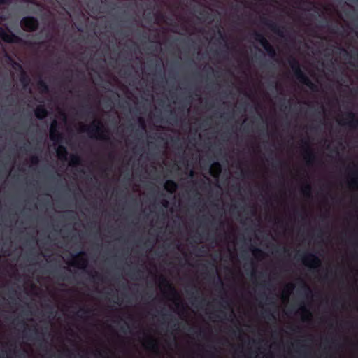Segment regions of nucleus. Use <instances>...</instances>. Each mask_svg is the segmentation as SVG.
I'll list each match as a JSON object with an SVG mask.
<instances>
[{
    "mask_svg": "<svg viewBox=\"0 0 358 358\" xmlns=\"http://www.w3.org/2000/svg\"><path fill=\"white\" fill-rule=\"evenodd\" d=\"M81 132H86L91 138L105 141L112 145L110 137L106 134L108 130L106 129L101 121L94 120L89 126L84 125L80 128Z\"/></svg>",
    "mask_w": 358,
    "mask_h": 358,
    "instance_id": "nucleus-1",
    "label": "nucleus"
},
{
    "mask_svg": "<svg viewBox=\"0 0 358 358\" xmlns=\"http://www.w3.org/2000/svg\"><path fill=\"white\" fill-rule=\"evenodd\" d=\"M288 63L293 71L294 77L302 84L307 86L313 92H318V85L313 83L308 76L302 71L300 63L298 59L291 57L288 59Z\"/></svg>",
    "mask_w": 358,
    "mask_h": 358,
    "instance_id": "nucleus-2",
    "label": "nucleus"
},
{
    "mask_svg": "<svg viewBox=\"0 0 358 358\" xmlns=\"http://www.w3.org/2000/svg\"><path fill=\"white\" fill-rule=\"evenodd\" d=\"M252 35L253 38L260 43L269 57L273 58L277 55L275 48L269 43L262 34L254 31Z\"/></svg>",
    "mask_w": 358,
    "mask_h": 358,
    "instance_id": "nucleus-3",
    "label": "nucleus"
},
{
    "mask_svg": "<svg viewBox=\"0 0 358 358\" xmlns=\"http://www.w3.org/2000/svg\"><path fill=\"white\" fill-rule=\"evenodd\" d=\"M22 29L27 32H34L38 29V20L33 16L24 17L20 21Z\"/></svg>",
    "mask_w": 358,
    "mask_h": 358,
    "instance_id": "nucleus-4",
    "label": "nucleus"
},
{
    "mask_svg": "<svg viewBox=\"0 0 358 358\" xmlns=\"http://www.w3.org/2000/svg\"><path fill=\"white\" fill-rule=\"evenodd\" d=\"M300 256L303 264L310 268H317L321 265L320 259L313 253L305 252Z\"/></svg>",
    "mask_w": 358,
    "mask_h": 358,
    "instance_id": "nucleus-5",
    "label": "nucleus"
},
{
    "mask_svg": "<svg viewBox=\"0 0 358 358\" xmlns=\"http://www.w3.org/2000/svg\"><path fill=\"white\" fill-rule=\"evenodd\" d=\"M0 38L8 43H20L22 40L19 36L15 35L8 28L0 27Z\"/></svg>",
    "mask_w": 358,
    "mask_h": 358,
    "instance_id": "nucleus-6",
    "label": "nucleus"
},
{
    "mask_svg": "<svg viewBox=\"0 0 358 358\" xmlns=\"http://www.w3.org/2000/svg\"><path fill=\"white\" fill-rule=\"evenodd\" d=\"M261 22L266 26L271 31L276 34L280 37H284L285 27L279 26L276 22L264 17H261Z\"/></svg>",
    "mask_w": 358,
    "mask_h": 358,
    "instance_id": "nucleus-7",
    "label": "nucleus"
},
{
    "mask_svg": "<svg viewBox=\"0 0 358 358\" xmlns=\"http://www.w3.org/2000/svg\"><path fill=\"white\" fill-rule=\"evenodd\" d=\"M59 123L56 120H54L50 124V138L55 143H60L63 140L62 134L59 130Z\"/></svg>",
    "mask_w": 358,
    "mask_h": 358,
    "instance_id": "nucleus-8",
    "label": "nucleus"
},
{
    "mask_svg": "<svg viewBox=\"0 0 358 358\" xmlns=\"http://www.w3.org/2000/svg\"><path fill=\"white\" fill-rule=\"evenodd\" d=\"M347 171L350 178V185L353 188L358 189V166L353 163L347 167Z\"/></svg>",
    "mask_w": 358,
    "mask_h": 358,
    "instance_id": "nucleus-9",
    "label": "nucleus"
},
{
    "mask_svg": "<svg viewBox=\"0 0 358 358\" xmlns=\"http://www.w3.org/2000/svg\"><path fill=\"white\" fill-rule=\"evenodd\" d=\"M303 143L306 145L304 148V159L307 165L312 166L317 161V156L307 141H303Z\"/></svg>",
    "mask_w": 358,
    "mask_h": 358,
    "instance_id": "nucleus-10",
    "label": "nucleus"
},
{
    "mask_svg": "<svg viewBox=\"0 0 358 358\" xmlns=\"http://www.w3.org/2000/svg\"><path fill=\"white\" fill-rule=\"evenodd\" d=\"M348 119L347 122H340L339 124L341 125H348L351 129H355L358 126V120L356 118L355 114L352 112H348L346 113Z\"/></svg>",
    "mask_w": 358,
    "mask_h": 358,
    "instance_id": "nucleus-11",
    "label": "nucleus"
},
{
    "mask_svg": "<svg viewBox=\"0 0 358 358\" xmlns=\"http://www.w3.org/2000/svg\"><path fill=\"white\" fill-rule=\"evenodd\" d=\"M86 253L84 251H80L78 254L73 255V261L71 264L72 266L80 265L81 268H85L87 266V261L85 259L80 258V256H85Z\"/></svg>",
    "mask_w": 358,
    "mask_h": 358,
    "instance_id": "nucleus-12",
    "label": "nucleus"
},
{
    "mask_svg": "<svg viewBox=\"0 0 358 358\" xmlns=\"http://www.w3.org/2000/svg\"><path fill=\"white\" fill-rule=\"evenodd\" d=\"M15 65L21 70L20 81L22 84L23 87L26 88L30 83L31 79L27 73L22 69V67L20 64L15 63Z\"/></svg>",
    "mask_w": 358,
    "mask_h": 358,
    "instance_id": "nucleus-13",
    "label": "nucleus"
},
{
    "mask_svg": "<svg viewBox=\"0 0 358 358\" xmlns=\"http://www.w3.org/2000/svg\"><path fill=\"white\" fill-rule=\"evenodd\" d=\"M35 115L38 120H43L48 116V112L43 105H39L35 110Z\"/></svg>",
    "mask_w": 358,
    "mask_h": 358,
    "instance_id": "nucleus-14",
    "label": "nucleus"
},
{
    "mask_svg": "<svg viewBox=\"0 0 358 358\" xmlns=\"http://www.w3.org/2000/svg\"><path fill=\"white\" fill-rule=\"evenodd\" d=\"M178 188L177 183L173 180H168L164 184V189L170 194H173Z\"/></svg>",
    "mask_w": 358,
    "mask_h": 358,
    "instance_id": "nucleus-15",
    "label": "nucleus"
},
{
    "mask_svg": "<svg viewBox=\"0 0 358 358\" xmlns=\"http://www.w3.org/2000/svg\"><path fill=\"white\" fill-rule=\"evenodd\" d=\"M160 285L164 286L167 289H169L172 294H177L176 290L175 287L167 280V279L161 276L159 278Z\"/></svg>",
    "mask_w": 358,
    "mask_h": 358,
    "instance_id": "nucleus-16",
    "label": "nucleus"
},
{
    "mask_svg": "<svg viewBox=\"0 0 358 358\" xmlns=\"http://www.w3.org/2000/svg\"><path fill=\"white\" fill-rule=\"evenodd\" d=\"M145 347L150 350L157 351L159 349V345L155 339L153 338H149L148 340L145 343Z\"/></svg>",
    "mask_w": 358,
    "mask_h": 358,
    "instance_id": "nucleus-17",
    "label": "nucleus"
},
{
    "mask_svg": "<svg viewBox=\"0 0 358 358\" xmlns=\"http://www.w3.org/2000/svg\"><path fill=\"white\" fill-rule=\"evenodd\" d=\"M37 87L41 94H48L49 92L48 85L42 79L38 81Z\"/></svg>",
    "mask_w": 358,
    "mask_h": 358,
    "instance_id": "nucleus-18",
    "label": "nucleus"
},
{
    "mask_svg": "<svg viewBox=\"0 0 358 358\" xmlns=\"http://www.w3.org/2000/svg\"><path fill=\"white\" fill-rule=\"evenodd\" d=\"M57 153L59 159L62 160H66L67 159L68 151L64 146L59 145L57 149Z\"/></svg>",
    "mask_w": 358,
    "mask_h": 358,
    "instance_id": "nucleus-19",
    "label": "nucleus"
},
{
    "mask_svg": "<svg viewBox=\"0 0 358 358\" xmlns=\"http://www.w3.org/2000/svg\"><path fill=\"white\" fill-rule=\"evenodd\" d=\"M301 190L302 194L305 196L310 197L311 196L312 187L309 183L307 182L305 185H303L301 187Z\"/></svg>",
    "mask_w": 358,
    "mask_h": 358,
    "instance_id": "nucleus-20",
    "label": "nucleus"
},
{
    "mask_svg": "<svg viewBox=\"0 0 358 358\" xmlns=\"http://www.w3.org/2000/svg\"><path fill=\"white\" fill-rule=\"evenodd\" d=\"M81 163V158L77 155H71L70 157V165L73 166H78Z\"/></svg>",
    "mask_w": 358,
    "mask_h": 358,
    "instance_id": "nucleus-21",
    "label": "nucleus"
},
{
    "mask_svg": "<svg viewBox=\"0 0 358 358\" xmlns=\"http://www.w3.org/2000/svg\"><path fill=\"white\" fill-rule=\"evenodd\" d=\"M89 275L90 276V278L92 279V280L94 281V282H95L96 280H99V281H103V278L101 276V275H100L97 272H94V273L90 272Z\"/></svg>",
    "mask_w": 358,
    "mask_h": 358,
    "instance_id": "nucleus-22",
    "label": "nucleus"
},
{
    "mask_svg": "<svg viewBox=\"0 0 358 358\" xmlns=\"http://www.w3.org/2000/svg\"><path fill=\"white\" fill-rule=\"evenodd\" d=\"M251 250H252V252L253 254V255L255 257H262L263 255H264V252L263 251L258 248H256V247H252L251 248Z\"/></svg>",
    "mask_w": 358,
    "mask_h": 358,
    "instance_id": "nucleus-23",
    "label": "nucleus"
},
{
    "mask_svg": "<svg viewBox=\"0 0 358 358\" xmlns=\"http://www.w3.org/2000/svg\"><path fill=\"white\" fill-rule=\"evenodd\" d=\"M294 285L293 284H289L287 285L286 289L284 292V296L286 299H287L291 293V292L294 289Z\"/></svg>",
    "mask_w": 358,
    "mask_h": 358,
    "instance_id": "nucleus-24",
    "label": "nucleus"
},
{
    "mask_svg": "<svg viewBox=\"0 0 358 358\" xmlns=\"http://www.w3.org/2000/svg\"><path fill=\"white\" fill-rule=\"evenodd\" d=\"M81 112L87 115H92L94 116V115L92 111V108L90 106H83Z\"/></svg>",
    "mask_w": 358,
    "mask_h": 358,
    "instance_id": "nucleus-25",
    "label": "nucleus"
},
{
    "mask_svg": "<svg viewBox=\"0 0 358 358\" xmlns=\"http://www.w3.org/2000/svg\"><path fill=\"white\" fill-rule=\"evenodd\" d=\"M300 310L303 313H305L307 315V317H303V321H306L308 318H309V317L310 316V313L309 312V310L306 308V307L305 306H301L300 307Z\"/></svg>",
    "mask_w": 358,
    "mask_h": 358,
    "instance_id": "nucleus-26",
    "label": "nucleus"
},
{
    "mask_svg": "<svg viewBox=\"0 0 358 358\" xmlns=\"http://www.w3.org/2000/svg\"><path fill=\"white\" fill-rule=\"evenodd\" d=\"M302 289L304 291V293L306 296H308L312 293L310 287L305 282H303Z\"/></svg>",
    "mask_w": 358,
    "mask_h": 358,
    "instance_id": "nucleus-27",
    "label": "nucleus"
},
{
    "mask_svg": "<svg viewBox=\"0 0 358 358\" xmlns=\"http://www.w3.org/2000/svg\"><path fill=\"white\" fill-rule=\"evenodd\" d=\"M30 162L31 164L36 165L39 162V157L37 155H33L30 158Z\"/></svg>",
    "mask_w": 358,
    "mask_h": 358,
    "instance_id": "nucleus-28",
    "label": "nucleus"
},
{
    "mask_svg": "<svg viewBox=\"0 0 358 358\" xmlns=\"http://www.w3.org/2000/svg\"><path fill=\"white\" fill-rule=\"evenodd\" d=\"M155 67L157 69H159V72H160V77L162 78V64L160 62H157L155 64Z\"/></svg>",
    "mask_w": 358,
    "mask_h": 358,
    "instance_id": "nucleus-29",
    "label": "nucleus"
},
{
    "mask_svg": "<svg viewBox=\"0 0 358 358\" xmlns=\"http://www.w3.org/2000/svg\"><path fill=\"white\" fill-rule=\"evenodd\" d=\"M138 122H139V124H140V126L141 127V128L145 130V120L142 117H140L138 119Z\"/></svg>",
    "mask_w": 358,
    "mask_h": 358,
    "instance_id": "nucleus-30",
    "label": "nucleus"
},
{
    "mask_svg": "<svg viewBox=\"0 0 358 358\" xmlns=\"http://www.w3.org/2000/svg\"><path fill=\"white\" fill-rule=\"evenodd\" d=\"M199 15L202 17H207L209 15V13H208V12L203 10L199 11Z\"/></svg>",
    "mask_w": 358,
    "mask_h": 358,
    "instance_id": "nucleus-31",
    "label": "nucleus"
},
{
    "mask_svg": "<svg viewBox=\"0 0 358 358\" xmlns=\"http://www.w3.org/2000/svg\"><path fill=\"white\" fill-rule=\"evenodd\" d=\"M170 120H173V122H176L177 121L176 116L175 113L172 110L171 111Z\"/></svg>",
    "mask_w": 358,
    "mask_h": 358,
    "instance_id": "nucleus-32",
    "label": "nucleus"
},
{
    "mask_svg": "<svg viewBox=\"0 0 358 358\" xmlns=\"http://www.w3.org/2000/svg\"><path fill=\"white\" fill-rule=\"evenodd\" d=\"M11 2V0H0V4L8 5Z\"/></svg>",
    "mask_w": 358,
    "mask_h": 358,
    "instance_id": "nucleus-33",
    "label": "nucleus"
},
{
    "mask_svg": "<svg viewBox=\"0 0 358 358\" xmlns=\"http://www.w3.org/2000/svg\"><path fill=\"white\" fill-rule=\"evenodd\" d=\"M80 312H81L82 313H84V314H88L91 312V310L87 308H81L80 310Z\"/></svg>",
    "mask_w": 358,
    "mask_h": 358,
    "instance_id": "nucleus-34",
    "label": "nucleus"
},
{
    "mask_svg": "<svg viewBox=\"0 0 358 358\" xmlns=\"http://www.w3.org/2000/svg\"><path fill=\"white\" fill-rule=\"evenodd\" d=\"M161 203L164 208H167L169 206V201L166 199H163Z\"/></svg>",
    "mask_w": 358,
    "mask_h": 358,
    "instance_id": "nucleus-35",
    "label": "nucleus"
},
{
    "mask_svg": "<svg viewBox=\"0 0 358 358\" xmlns=\"http://www.w3.org/2000/svg\"><path fill=\"white\" fill-rule=\"evenodd\" d=\"M216 286H219L221 287H222V286H223V282L222 281V280L220 278H218V280L216 283Z\"/></svg>",
    "mask_w": 358,
    "mask_h": 358,
    "instance_id": "nucleus-36",
    "label": "nucleus"
},
{
    "mask_svg": "<svg viewBox=\"0 0 358 358\" xmlns=\"http://www.w3.org/2000/svg\"><path fill=\"white\" fill-rule=\"evenodd\" d=\"M219 34H220V37H221L224 41H225L226 37H225V36L223 34V33H222L220 30H219Z\"/></svg>",
    "mask_w": 358,
    "mask_h": 358,
    "instance_id": "nucleus-37",
    "label": "nucleus"
},
{
    "mask_svg": "<svg viewBox=\"0 0 358 358\" xmlns=\"http://www.w3.org/2000/svg\"><path fill=\"white\" fill-rule=\"evenodd\" d=\"M157 18L161 19V20L164 18V15L163 14H162V13H158L157 15Z\"/></svg>",
    "mask_w": 358,
    "mask_h": 358,
    "instance_id": "nucleus-38",
    "label": "nucleus"
},
{
    "mask_svg": "<svg viewBox=\"0 0 358 358\" xmlns=\"http://www.w3.org/2000/svg\"><path fill=\"white\" fill-rule=\"evenodd\" d=\"M213 166L217 167L218 169V170L220 171V164L218 163V162H215L213 164Z\"/></svg>",
    "mask_w": 358,
    "mask_h": 358,
    "instance_id": "nucleus-39",
    "label": "nucleus"
},
{
    "mask_svg": "<svg viewBox=\"0 0 358 358\" xmlns=\"http://www.w3.org/2000/svg\"><path fill=\"white\" fill-rule=\"evenodd\" d=\"M280 251H282L284 252H286L287 251V248H283L282 249H280V250H276V252H279Z\"/></svg>",
    "mask_w": 358,
    "mask_h": 358,
    "instance_id": "nucleus-40",
    "label": "nucleus"
},
{
    "mask_svg": "<svg viewBox=\"0 0 358 358\" xmlns=\"http://www.w3.org/2000/svg\"><path fill=\"white\" fill-rule=\"evenodd\" d=\"M204 333H205V332H204V331H203V329H200V330H199V333H198V334H199V336H204Z\"/></svg>",
    "mask_w": 358,
    "mask_h": 358,
    "instance_id": "nucleus-41",
    "label": "nucleus"
},
{
    "mask_svg": "<svg viewBox=\"0 0 358 358\" xmlns=\"http://www.w3.org/2000/svg\"><path fill=\"white\" fill-rule=\"evenodd\" d=\"M213 68L211 66H208V68L206 69V71L207 72H210V71H213Z\"/></svg>",
    "mask_w": 358,
    "mask_h": 358,
    "instance_id": "nucleus-42",
    "label": "nucleus"
},
{
    "mask_svg": "<svg viewBox=\"0 0 358 358\" xmlns=\"http://www.w3.org/2000/svg\"><path fill=\"white\" fill-rule=\"evenodd\" d=\"M268 317H274L273 315L271 313L268 312Z\"/></svg>",
    "mask_w": 358,
    "mask_h": 358,
    "instance_id": "nucleus-43",
    "label": "nucleus"
},
{
    "mask_svg": "<svg viewBox=\"0 0 358 358\" xmlns=\"http://www.w3.org/2000/svg\"><path fill=\"white\" fill-rule=\"evenodd\" d=\"M306 2H303V3H305ZM307 3L310 4V5H313L314 6V8H315V6H314V3L313 2H306Z\"/></svg>",
    "mask_w": 358,
    "mask_h": 358,
    "instance_id": "nucleus-44",
    "label": "nucleus"
},
{
    "mask_svg": "<svg viewBox=\"0 0 358 358\" xmlns=\"http://www.w3.org/2000/svg\"><path fill=\"white\" fill-rule=\"evenodd\" d=\"M109 157H110V159H113V158L114 157V155H113V153L110 152V153L109 154Z\"/></svg>",
    "mask_w": 358,
    "mask_h": 358,
    "instance_id": "nucleus-45",
    "label": "nucleus"
},
{
    "mask_svg": "<svg viewBox=\"0 0 358 358\" xmlns=\"http://www.w3.org/2000/svg\"><path fill=\"white\" fill-rule=\"evenodd\" d=\"M341 50L343 51L346 55H348L349 53L345 49L342 48Z\"/></svg>",
    "mask_w": 358,
    "mask_h": 358,
    "instance_id": "nucleus-46",
    "label": "nucleus"
},
{
    "mask_svg": "<svg viewBox=\"0 0 358 358\" xmlns=\"http://www.w3.org/2000/svg\"><path fill=\"white\" fill-rule=\"evenodd\" d=\"M279 164H280V165H283V164H285V162H284L283 161H282V160H280V161H279Z\"/></svg>",
    "mask_w": 358,
    "mask_h": 358,
    "instance_id": "nucleus-47",
    "label": "nucleus"
},
{
    "mask_svg": "<svg viewBox=\"0 0 358 358\" xmlns=\"http://www.w3.org/2000/svg\"><path fill=\"white\" fill-rule=\"evenodd\" d=\"M128 275H129V277H132V275H133L132 272H131V271L129 272V273H128Z\"/></svg>",
    "mask_w": 358,
    "mask_h": 358,
    "instance_id": "nucleus-48",
    "label": "nucleus"
},
{
    "mask_svg": "<svg viewBox=\"0 0 358 358\" xmlns=\"http://www.w3.org/2000/svg\"><path fill=\"white\" fill-rule=\"evenodd\" d=\"M73 213V212H69V213H66V215H71Z\"/></svg>",
    "mask_w": 358,
    "mask_h": 358,
    "instance_id": "nucleus-49",
    "label": "nucleus"
},
{
    "mask_svg": "<svg viewBox=\"0 0 358 358\" xmlns=\"http://www.w3.org/2000/svg\"><path fill=\"white\" fill-rule=\"evenodd\" d=\"M220 226H223V225H224V222H223L222 221H220Z\"/></svg>",
    "mask_w": 358,
    "mask_h": 358,
    "instance_id": "nucleus-50",
    "label": "nucleus"
},
{
    "mask_svg": "<svg viewBox=\"0 0 358 358\" xmlns=\"http://www.w3.org/2000/svg\"><path fill=\"white\" fill-rule=\"evenodd\" d=\"M226 304L229 305V301L227 300H224L223 301Z\"/></svg>",
    "mask_w": 358,
    "mask_h": 358,
    "instance_id": "nucleus-51",
    "label": "nucleus"
},
{
    "mask_svg": "<svg viewBox=\"0 0 358 358\" xmlns=\"http://www.w3.org/2000/svg\"><path fill=\"white\" fill-rule=\"evenodd\" d=\"M248 173V171H243V175L245 176V174Z\"/></svg>",
    "mask_w": 358,
    "mask_h": 358,
    "instance_id": "nucleus-52",
    "label": "nucleus"
},
{
    "mask_svg": "<svg viewBox=\"0 0 358 358\" xmlns=\"http://www.w3.org/2000/svg\"><path fill=\"white\" fill-rule=\"evenodd\" d=\"M34 332H35L36 334H38V330H37V329H36V328H34Z\"/></svg>",
    "mask_w": 358,
    "mask_h": 358,
    "instance_id": "nucleus-53",
    "label": "nucleus"
},
{
    "mask_svg": "<svg viewBox=\"0 0 358 358\" xmlns=\"http://www.w3.org/2000/svg\"><path fill=\"white\" fill-rule=\"evenodd\" d=\"M194 174V172L192 171H190V176H192Z\"/></svg>",
    "mask_w": 358,
    "mask_h": 358,
    "instance_id": "nucleus-54",
    "label": "nucleus"
},
{
    "mask_svg": "<svg viewBox=\"0 0 358 358\" xmlns=\"http://www.w3.org/2000/svg\"><path fill=\"white\" fill-rule=\"evenodd\" d=\"M296 329H299V327H297L296 329H292L293 331H296Z\"/></svg>",
    "mask_w": 358,
    "mask_h": 358,
    "instance_id": "nucleus-55",
    "label": "nucleus"
},
{
    "mask_svg": "<svg viewBox=\"0 0 358 358\" xmlns=\"http://www.w3.org/2000/svg\"><path fill=\"white\" fill-rule=\"evenodd\" d=\"M69 218L71 219V217L69 216ZM73 219H75V217H72Z\"/></svg>",
    "mask_w": 358,
    "mask_h": 358,
    "instance_id": "nucleus-56",
    "label": "nucleus"
},
{
    "mask_svg": "<svg viewBox=\"0 0 358 358\" xmlns=\"http://www.w3.org/2000/svg\"><path fill=\"white\" fill-rule=\"evenodd\" d=\"M331 31L332 32H335L334 29H332Z\"/></svg>",
    "mask_w": 358,
    "mask_h": 358,
    "instance_id": "nucleus-57",
    "label": "nucleus"
}]
</instances>
